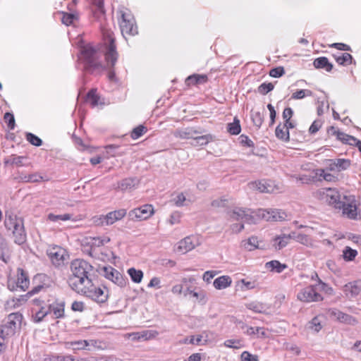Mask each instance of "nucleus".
Returning <instances> with one entry per match:
<instances>
[{
    "label": "nucleus",
    "instance_id": "obj_56",
    "mask_svg": "<svg viewBox=\"0 0 361 361\" xmlns=\"http://www.w3.org/2000/svg\"><path fill=\"white\" fill-rule=\"evenodd\" d=\"M26 139L32 145L37 147L41 146L42 144V140L31 133H27L26 134Z\"/></svg>",
    "mask_w": 361,
    "mask_h": 361
},
{
    "label": "nucleus",
    "instance_id": "obj_32",
    "mask_svg": "<svg viewBox=\"0 0 361 361\" xmlns=\"http://www.w3.org/2000/svg\"><path fill=\"white\" fill-rule=\"evenodd\" d=\"M265 267L270 271L276 273H281L287 268V265L286 264H282L278 260L268 262L266 263Z\"/></svg>",
    "mask_w": 361,
    "mask_h": 361
},
{
    "label": "nucleus",
    "instance_id": "obj_64",
    "mask_svg": "<svg viewBox=\"0 0 361 361\" xmlns=\"http://www.w3.org/2000/svg\"><path fill=\"white\" fill-rule=\"evenodd\" d=\"M322 127V122L319 120L314 121L309 128L310 134L316 133Z\"/></svg>",
    "mask_w": 361,
    "mask_h": 361
},
{
    "label": "nucleus",
    "instance_id": "obj_25",
    "mask_svg": "<svg viewBox=\"0 0 361 361\" xmlns=\"http://www.w3.org/2000/svg\"><path fill=\"white\" fill-rule=\"evenodd\" d=\"M199 132L193 129L192 128H185L177 129L173 131V135L176 138L180 139H192L195 135H198Z\"/></svg>",
    "mask_w": 361,
    "mask_h": 361
},
{
    "label": "nucleus",
    "instance_id": "obj_11",
    "mask_svg": "<svg viewBox=\"0 0 361 361\" xmlns=\"http://www.w3.org/2000/svg\"><path fill=\"white\" fill-rule=\"evenodd\" d=\"M154 214V209L152 204H144L131 209L128 213V216L130 221H141L149 219Z\"/></svg>",
    "mask_w": 361,
    "mask_h": 361
},
{
    "label": "nucleus",
    "instance_id": "obj_41",
    "mask_svg": "<svg viewBox=\"0 0 361 361\" xmlns=\"http://www.w3.org/2000/svg\"><path fill=\"white\" fill-rule=\"evenodd\" d=\"M128 274L134 283H139L142 281L143 278V272L141 270H138L135 268H130L128 270Z\"/></svg>",
    "mask_w": 361,
    "mask_h": 361
},
{
    "label": "nucleus",
    "instance_id": "obj_7",
    "mask_svg": "<svg viewBox=\"0 0 361 361\" xmlns=\"http://www.w3.org/2000/svg\"><path fill=\"white\" fill-rule=\"evenodd\" d=\"M23 315L19 312H14L10 314L4 320L1 326L2 336H8L9 338L13 336L16 331L20 329Z\"/></svg>",
    "mask_w": 361,
    "mask_h": 361
},
{
    "label": "nucleus",
    "instance_id": "obj_60",
    "mask_svg": "<svg viewBox=\"0 0 361 361\" xmlns=\"http://www.w3.org/2000/svg\"><path fill=\"white\" fill-rule=\"evenodd\" d=\"M186 201V198L183 193L178 194L175 197L173 198L172 202L177 207H183L185 205V202Z\"/></svg>",
    "mask_w": 361,
    "mask_h": 361
},
{
    "label": "nucleus",
    "instance_id": "obj_3",
    "mask_svg": "<svg viewBox=\"0 0 361 361\" xmlns=\"http://www.w3.org/2000/svg\"><path fill=\"white\" fill-rule=\"evenodd\" d=\"M80 59L84 63L85 70L94 72L101 71L106 68L101 61V52L90 44L82 47Z\"/></svg>",
    "mask_w": 361,
    "mask_h": 361
},
{
    "label": "nucleus",
    "instance_id": "obj_50",
    "mask_svg": "<svg viewBox=\"0 0 361 361\" xmlns=\"http://www.w3.org/2000/svg\"><path fill=\"white\" fill-rule=\"evenodd\" d=\"M224 345L228 348L238 349L243 347V340L228 339L225 341Z\"/></svg>",
    "mask_w": 361,
    "mask_h": 361
},
{
    "label": "nucleus",
    "instance_id": "obj_59",
    "mask_svg": "<svg viewBox=\"0 0 361 361\" xmlns=\"http://www.w3.org/2000/svg\"><path fill=\"white\" fill-rule=\"evenodd\" d=\"M274 86L271 82H264L259 86V92L262 94H266L274 89Z\"/></svg>",
    "mask_w": 361,
    "mask_h": 361
},
{
    "label": "nucleus",
    "instance_id": "obj_4",
    "mask_svg": "<svg viewBox=\"0 0 361 361\" xmlns=\"http://www.w3.org/2000/svg\"><path fill=\"white\" fill-rule=\"evenodd\" d=\"M4 225L8 230L12 231L16 243L22 245L25 242L26 233L22 219L18 217L12 212L6 211Z\"/></svg>",
    "mask_w": 361,
    "mask_h": 361
},
{
    "label": "nucleus",
    "instance_id": "obj_6",
    "mask_svg": "<svg viewBox=\"0 0 361 361\" xmlns=\"http://www.w3.org/2000/svg\"><path fill=\"white\" fill-rule=\"evenodd\" d=\"M118 20L122 35L135 36L138 30L134 16L131 12L125 8H120L118 11Z\"/></svg>",
    "mask_w": 361,
    "mask_h": 361
},
{
    "label": "nucleus",
    "instance_id": "obj_28",
    "mask_svg": "<svg viewBox=\"0 0 361 361\" xmlns=\"http://www.w3.org/2000/svg\"><path fill=\"white\" fill-rule=\"evenodd\" d=\"M109 241L110 238L106 235L87 238V243L94 249L103 246Z\"/></svg>",
    "mask_w": 361,
    "mask_h": 361
},
{
    "label": "nucleus",
    "instance_id": "obj_26",
    "mask_svg": "<svg viewBox=\"0 0 361 361\" xmlns=\"http://www.w3.org/2000/svg\"><path fill=\"white\" fill-rule=\"evenodd\" d=\"M291 239L307 247L313 246L312 239L307 235L293 231L290 233Z\"/></svg>",
    "mask_w": 361,
    "mask_h": 361
},
{
    "label": "nucleus",
    "instance_id": "obj_24",
    "mask_svg": "<svg viewBox=\"0 0 361 361\" xmlns=\"http://www.w3.org/2000/svg\"><path fill=\"white\" fill-rule=\"evenodd\" d=\"M330 161L329 166L330 171H341L346 170L350 166V161L346 159H336L330 160Z\"/></svg>",
    "mask_w": 361,
    "mask_h": 361
},
{
    "label": "nucleus",
    "instance_id": "obj_22",
    "mask_svg": "<svg viewBox=\"0 0 361 361\" xmlns=\"http://www.w3.org/2000/svg\"><path fill=\"white\" fill-rule=\"evenodd\" d=\"M157 335L156 331L145 330L140 332H133L131 334H128V338L133 341H147L154 338Z\"/></svg>",
    "mask_w": 361,
    "mask_h": 361
},
{
    "label": "nucleus",
    "instance_id": "obj_27",
    "mask_svg": "<svg viewBox=\"0 0 361 361\" xmlns=\"http://www.w3.org/2000/svg\"><path fill=\"white\" fill-rule=\"evenodd\" d=\"M246 307L255 313L267 314L270 307L268 305L257 301L246 304Z\"/></svg>",
    "mask_w": 361,
    "mask_h": 361
},
{
    "label": "nucleus",
    "instance_id": "obj_14",
    "mask_svg": "<svg viewBox=\"0 0 361 361\" xmlns=\"http://www.w3.org/2000/svg\"><path fill=\"white\" fill-rule=\"evenodd\" d=\"M317 194L322 199L324 200L329 204L334 206L336 209L341 207L342 197L336 189L331 188H322L317 192Z\"/></svg>",
    "mask_w": 361,
    "mask_h": 361
},
{
    "label": "nucleus",
    "instance_id": "obj_46",
    "mask_svg": "<svg viewBox=\"0 0 361 361\" xmlns=\"http://www.w3.org/2000/svg\"><path fill=\"white\" fill-rule=\"evenodd\" d=\"M49 314V310L47 307H42L39 310L36 311L35 314L32 315L33 319L35 322H40L44 317Z\"/></svg>",
    "mask_w": 361,
    "mask_h": 361
},
{
    "label": "nucleus",
    "instance_id": "obj_34",
    "mask_svg": "<svg viewBox=\"0 0 361 361\" xmlns=\"http://www.w3.org/2000/svg\"><path fill=\"white\" fill-rule=\"evenodd\" d=\"M331 130L333 131V133L336 135L338 140H341L344 143L354 145V142H356L355 137L348 135L344 133L336 131L334 127L331 128Z\"/></svg>",
    "mask_w": 361,
    "mask_h": 361
},
{
    "label": "nucleus",
    "instance_id": "obj_37",
    "mask_svg": "<svg viewBox=\"0 0 361 361\" xmlns=\"http://www.w3.org/2000/svg\"><path fill=\"white\" fill-rule=\"evenodd\" d=\"M207 77L205 75L194 74L187 78L186 82L188 85H191L199 83H204L207 81Z\"/></svg>",
    "mask_w": 361,
    "mask_h": 361
},
{
    "label": "nucleus",
    "instance_id": "obj_58",
    "mask_svg": "<svg viewBox=\"0 0 361 361\" xmlns=\"http://www.w3.org/2000/svg\"><path fill=\"white\" fill-rule=\"evenodd\" d=\"M241 361H259L257 355H252L248 351H243L240 355Z\"/></svg>",
    "mask_w": 361,
    "mask_h": 361
},
{
    "label": "nucleus",
    "instance_id": "obj_16",
    "mask_svg": "<svg viewBox=\"0 0 361 361\" xmlns=\"http://www.w3.org/2000/svg\"><path fill=\"white\" fill-rule=\"evenodd\" d=\"M103 273L106 279L112 281L118 286L121 288L126 286L127 283V279L114 267L110 266L104 267L103 268Z\"/></svg>",
    "mask_w": 361,
    "mask_h": 361
},
{
    "label": "nucleus",
    "instance_id": "obj_33",
    "mask_svg": "<svg viewBox=\"0 0 361 361\" xmlns=\"http://www.w3.org/2000/svg\"><path fill=\"white\" fill-rule=\"evenodd\" d=\"M331 130L333 131V133L336 135L338 140H341L344 143L354 145V142H356L355 137L348 135L344 133L336 131L334 127L331 128Z\"/></svg>",
    "mask_w": 361,
    "mask_h": 361
},
{
    "label": "nucleus",
    "instance_id": "obj_9",
    "mask_svg": "<svg viewBox=\"0 0 361 361\" xmlns=\"http://www.w3.org/2000/svg\"><path fill=\"white\" fill-rule=\"evenodd\" d=\"M342 205L337 209H342L343 215L351 219H355L357 216V202L354 195H343Z\"/></svg>",
    "mask_w": 361,
    "mask_h": 361
},
{
    "label": "nucleus",
    "instance_id": "obj_48",
    "mask_svg": "<svg viewBox=\"0 0 361 361\" xmlns=\"http://www.w3.org/2000/svg\"><path fill=\"white\" fill-rule=\"evenodd\" d=\"M72 216H73L70 214H59V215L49 214L47 216V219L51 221L57 222L59 221H64L71 220L72 219Z\"/></svg>",
    "mask_w": 361,
    "mask_h": 361
},
{
    "label": "nucleus",
    "instance_id": "obj_38",
    "mask_svg": "<svg viewBox=\"0 0 361 361\" xmlns=\"http://www.w3.org/2000/svg\"><path fill=\"white\" fill-rule=\"evenodd\" d=\"M44 361H75L72 355H61L57 354L47 355L44 359Z\"/></svg>",
    "mask_w": 361,
    "mask_h": 361
},
{
    "label": "nucleus",
    "instance_id": "obj_13",
    "mask_svg": "<svg viewBox=\"0 0 361 361\" xmlns=\"http://www.w3.org/2000/svg\"><path fill=\"white\" fill-rule=\"evenodd\" d=\"M30 284L27 274L21 268L17 269V278L16 280H8V287L11 290H25Z\"/></svg>",
    "mask_w": 361,
    "mask_h": 361
},
{
    "label": "nucleus",
    "instance_id": "obj_19",
    "mask_svg": "<svg viewBox=\"0 0 361 361\" xmlns=\"http://www.w3.org/2000/svg\"><path fill=\"white\" fill-rule=\"evenodd\" d=\"M327 314L331 319L336 320L340 322L348 324H355L356 323L355 319L352 316L343 313L336 308L329 309L327 310Z\"/></svg>",
    "mask_w": 361,
    "mask_h": 361
},
{
    "label": "nucleus",
    "instance_id": "obj_18",
    "mask_svg": "<svg viewBox=\"0 0 361 361\" xmlns=\"http://www.w3.org/2000/svg\"><path fill=\"white\" fill-rule=\"evenodd\" d=\"M248 188L252 190H258L261 192L271 193L275 191V185L270 180H262L250 182Z\"/></svg>",
    "mask_w": 361,
    "mask_h": 361
},
{
    "label": "nucleus",
    "instance_id": "obj_17",
    "mask_svg": "<svg viewBox=\"0 0 361 361\" xmlns=\"http://www.w3.org/2000/svg\"><path fill=\"white\" fill-rule=\"evenodd\" d=\"M47 255L51 262L55 266L62 265L64 263L66 257L67 255L66 250L59 246H54L50 247L47 250Z\"/></svg>",
    "mask_w": 361,
    "mask_h": 361
},
{
    "label": "nucleus",
    "instance_id": "obj_45",
    "mask_svg": "<svg viewBox=\"0 0 361 361\" xmlns=\"http://www.w3.org/2000/svg\"><path fill=\"white\" fill-rule=\"evenodd\" d=\"M336 62L340 65H347L352 63L353 57L348 53H343L341 55L335 56Z\"/></svg>",
    "mask_w": 361,
    "mask_h": 361
},
{
    "label": "nucleus",
    "instance_id": "obj_43",
    "mask_svg": "<svg viewBox=\"0 0 361 361\" xmlns=\"http://www.w3.org/2000/svg\"><path fill=\"white\" fill-rule=\"evenodd\" d=\"M246 334L249 336L257 334L259 337H266L267 334L264 328L263 327H247L246 331L245 332Z\"/></svg>",
    "mask_w": 361,
    "mask_h": 361
},
{
    "label": "nucleus",
    "instance_id": "obj_55",
    "mask_svg": "<svg viewBox=\"0 0 361 361\" xmlns=\"http://www.w3.org/2000/svg\"><path fill=\"white\" fill-rule=\"evenodd\" d=\"M312 92L310 90H299L294 92L291 98L293 99H301L306 96H312Z\"/></svg>",
    "mask_w": 361,
    "mask_h": 361
},
{
    "label": "nucleus",
    "instance_id": "obj_61",
    "mask_svg": "<svg viewBox=\"0 0 361 361\" xmlns=\"http://www.w3.org/2000/svg\"><path fill=\"white\" fill-rule=\"evenodd\" d=\"M180 218H181L180 213L178 212H175L171 214V216L168 220V222L170 225L177 224L180 223Z\"/></svg>",
    "mask_w": 361,
    "mask_h": 361
},
{
    "label": "nucleus",
    "instance_id": "obj_53",
    "mask_svg": "<svg viewBox=\"0 0 361 361\" xmlns=\"http://www.w3.org/2000/svg\"><path fill=\"white\" fill-rule=\"evenodd\" d=\"M62 18L61 21L63 24L66 25H71L75 20L77 19L76 15L73 13H68L62 12Z\"/></svg>",
    "mask_w": 361,
    "mask_h": 361
},
{
    "label": "nucleus",
    "instance_id": "obj_62",
    "mask_svg": "<svg viewBox=\"0 0 361 361\" xmlns=\"http://www.w3.org/2000/svg\"><path fill=\"white\" fill-rule=\"evenodd\" d=\"M285 73L284 68L282 66H279L272 68L269 72V75L273 78H279Z\"/></svg>",
    "mask_w": 361,
    "mask_h": 361
},
{
    "label": "nucleus",
    "instance_id": "obj_51",
    "mask_svg": "<svg viewBox=\"0 0 361 361\" xmlns=\"http://www.w3.org/2000/svg\"><path fill=\"white\" fill-rule=\"evenodd\" d=\"M251 118L255 126L259 128L264 121V118L259 111H252Z\"/></svg>",
    "mask_w": 361,
    "mask_h": 361
},
{
    "label": "nucleus",
    "instance_id": "obj_57",
    "mask_svg": "<svg viewBox=\"0 0 361 361\" xmlns=\"http://www.w3.org/2000/svg\"><path fill=\"white\" fill-rule=\"evenodd\" d=\"M317 175L329 182L334 181L336 178L334 175L326 172L324 169H318Z\"/></svg>",
    "mask_w": 361,
    "mask_h": 361
},
{
    "label": "nucleus",
    "instance_id": "obj_42",
    "mask_svg": "<svg viewBox=\"0 0 361 361\" xmlns=\"http://www.w3.org/2000/svg\"><path fill=\"white\" fill-rule=\"evenodd\" d=\"M135 184V180L133 179V178H125L123 180H122L121 181L118 182V185H117V188L122 190V191H125L128 189H130L132 188L133 187H134Z\"/></svg>",
    "mask_w": 361,
    "mask_h": 361
},
{
    "label": "nucleus",
    "instance_id": "obj_8",
    "mask_svg": "<svg viewBox=\"0 0 361 361\" xmlns=\"http://www.w3.org/2000/svg\"><path fill=\"white\" fill-rule=\"evenodd\" d=\"M127 214L125 209H120L107 213L106 215H100L94 216L93 222L98 226H109L112 225L117 221L122 219Z\"/></svg>",
    "mask_w": 361,
    "mask_h": 361
},
{
    "label": "nucleus",
    "instance_id": "obj_54",
    "mask_svg": "<svg viewBox=\"0 0 361 361\" xmlns=\"http://www.w3.org/2000/svg\"><path fill=\"white\" fill-rule=\"evenodd\" d=\"M147 131L146 127L142 125H140L136 128H135L131 132V137L133 140L138 139L141 137L145 132Z\"/></svg>",
    "mask_w": 361,
    "mask_h": 361
},
{
    "label": "nucleus",
    "instance_id": "obj_30",
    "mask_svg": "<svg viewBox=\"0 0 361 361\" xmlns=\"http://www.w3.org/2000/svg\"><path fill=\"white\" fill-rule=\"evenodd\" d=\"M214 137L211 134L204 135H195L192 145L193 146H203L214 140Z\"/></svg>",
    "mask_w": 361,
    "mask_h": 361
},
{
    "label": "nucleus",
    "instance_id": "obj_52",
    "mask_svg": "<svg viewBox=\"0 0 361 361\" xmlns=\"http://www.w3.org/2000/svg\"><path fill=\"white\" fill-rule=\"evenodd\" d=\"M318 291H324L326 294L333 295L334 289L327 285L326 283L323 282L320 279H318V283L317 284Z\"/></svg>",
    "mask_w": 361,
    "mask_h": 361
},
{
    "label": "nucleus",
    "instance_id": "obj_29",
    "mask_svg": "<svg viewBox=\"0 0 361 361\" xmlns=\"http://www.w3.org/2000/svg\"><path fill=\"white\" fill-rule=\"evenodd\" d=\"M232 280L228 276H221L216 278L214 282V287L217 290H222L229 287L231 285Z\"/></svg>",
    "mask_w": 361,
    "mask_h": 361
},
{
    "label": "nucleus",
    "instance_id": "obj_44",
    "mask_svg": "<svg viewBox=\"0 0 361 361\" xmlns=\"http://www.w3.org/2000/svg\"><path fill=\"white\" fill-rule=\"evenodd\" d=\"M308 329L314 332H319L322 329L321 320L319 317H314L309 323L307 326Z\"/></svg>",
    "mask_w": 361,
    "mask_h": 361
},
{
    "label": "nucleus",
    "instance_id": "obj_39",
    "mask_svg": "<svg viewBox=\"0 0 361 361\" xmlns=\"http://www.w3.org/2000/svg\"><path fill=\"white\" fill-rule=\"evenodd\" d=\"M228 132L231 135H238L241 131L240 121L237 117H235L233 123H230L227 126Z\"/></svg>",
    "mask_w": 361,
    "mask_h": 361
},
{
    "label": "nucleus",
    "instance_id": "obj_31",
    "mask_svg": "<svg viewBox=\"0 0 361 361\" xmlns=\"http://www.w3.org/2000/svg\"><path fill=\"white\" fill-rule=\"evenodd\" d=\"M313 64L316 68H324L328 72L331 71L333 68V65L329 63L328 59L324 56L316 59Z\"/></svg>",
    "mask_w": 361,
    "mask_h": 361
},
{
    "label": "nucleus",
    "instance_id": "obj_63",
    "mask_svg": "<svg viewBox=\"0 0 361 361\" xmlns=\"http://www.w3.org/2000/svg\"><path fill=\"white\" fill-rule=\"evenodd\" d=\"M4 120H5L6 122L8 123V126L11 129H13L14 128L15 119H14V116H13V114H10V113H6L5 115H4Z\"/></svg>",
    "mask_w": 361,
    "mask_h": 361
},
{
    "label": "nucleus",
    "instance_id": "obj_5",
    "mask_svg": "<svg viewBox=\"0 0 361 361\" xmlns=\"http://www.w3.org/2000/svg\"><path fill=\"white\" fill-rule=\"evenodd\" d=\"M101 30L104 44L106 45L104 56L106 67L112 68L116 64L118 56V52L116 51L114 32L111 29L105 27H102Z\"/></svg>",
    "mask_w": 361,
    "mask_h": 361
},
{
    "label": "nucleus",
    "instance_id": "obj_36",
    "mask_svg": "<svg viewBox=\"0 0 361 361\" xmlns=\"http://www.w3.org/2000/svg\"><path fill=\"white\" fill-rule=\"evenodd\" d=\"M275 135L277 138L283 141H289V130L287 129V128H286V126L279 124L276 128Z\"/></svg>",
    "mask_w": 361,
    "mask_h": 361
},
{
    "label": "nucleus",
    "instance_id": "obj_10",
    "mask_svg": "<svg viewBox=\"0 0 361 361\" xmlns=\"http://www.w3.org/2000/svg\"><path fill=\"white\" fill-rule=\"evenodd\" d=\"M297 298L303 302H320L323 297L318 292L317 286L310 285L302 288L297 294Z\"/></svg>",
    "mask_w": 361,
    "mask_h": 361
},
{
    "label": "nucleus",
    "instance_id": "obj_49",
    "mask_svg": "<svg viewBox=\"0 0 361 361\" xmlns=\"http://www.w3.org/2000/svg\"><path fill=\"white\" fill-rule=\"evenodd\" d=\"M92 3L95 6L94 15L99 16L105 13L104 0H92Z\"/></svg>",
    "mask_w": 361,
    "mask_h": 361
},
{
    "label": "nucleus",
    "instance_id": "obj_12",
    "mask_svg": "<svg viewBox=\"0 0 361 361\" xmlns=\"http://www.w3.org/2000/svg\"><path fill=\"white\" fill-rule=\"evenodd\" d=\"M255 216L267 221H281L287 218L286 213L278 209H259L256 212Z\"/></svg>",
    "mask_w": 361,
    "mask_h": 361
},
{
    "label": "nucleus",
    "instance_id": "obj_23",
    "mask_svg": "<svg viewBox=\"0 0 361 361\" xmlns=\"http://www.w3.org/2000/svg\"><path fill=\"white\" fill-rule=\"evenodd\" d=\"M291 240L290 233L281 235L275 236L272 240V245L276 250H280L285 247Z\"/></svg>",
    "mask_w": 361,
    "mask_h": 361
},
{
    "label": "nucleus",
    "instance_id": "obj_35",
    "mask_svg": "<svg viewBox=\"0 0 361 361\" xmlns=\"http://www.w3.org/2000/svg\"><path fill=\"white\" fill-rule=\"evenodd\" d=\"M87 102L90 103L92 107L97 106L103 103L100 101V97L97 93V90L92 89L87 94Z\"/></svg>",
    "mask_w": 361,
    "mask_h": 361
},
{
    "label": "nucleus",
    "instance_id": "obj_21",
    "mask_svg": "<svg viewBox=\"0 0 361 361\" xmlns=\"http://www.w3.org/2000/svg\"><path fill=\"white\" fill-rule=\"evenodd\" d=\"M342 290L347 298H353L361 292V281H355L350 282L345 284Z\"/></svg>",
    "mask_w": 361,
    "mask_h": 361
},
{
    "label": "nucleus",
    "instance_id": "obj_47",
    "mask_svg": "<svg viewBox=\"0 0 361 361\" xmlns=\"http://www.w3.org/2000/svg\"><path fill=\"white\" fill-rule=\"evenodd\" d=\"M357 255V252L350 247H345L343 251V257L345 261H353Z\"/></svg>",
    "mask_w": 361,
    "mask_h": 361
},
{
    "label": "nucleus",
    "instance_id": "obj_15",
    "mask_svg": "<svg viewBox=\"0 0 361 361\" xmlns=\"http://www.w3.org/2000/svg\"><path fill=\"white\" fill-rule=\"evenodd\" d=\"M200 243H201L197 236H187L177 243L175 247V251L180 254H185L200 245Z\"/></svg>",
    "mask_w": 361,
    "mask_h": 361
},
{
    "label": "nucleus",
    "instance_id": "obj_40",
    "mask_svg": "<svg viewBox=\"0 0 361 361\" xmlns=\"http://www.w3.org/2000/svg\"><path fill=\"white\" fill-rule=\"evenodd\" d=\"M243 243V247L249 251L254 250L259 247V240L256 236H251L246 241Z\"/></svg>",
    "mask_w": 361,
    "mask_h": 361
},
{
    "label": "nucleus",
    "instance_id": "obj_2",
    "mask_svg": "<svg viewBox=\"0 0 361 361\" xmlns=\"http://www.w3.org/2000/svg\"><path fill=\"white\" fill-rule=\"evenodd\" d=\"M226 221L232 233H239L244 229V224H255L256 217L252 214L250 209L235 207L226 212Z\"/></svg>",
    "mask_w": 361,
    "mask_h": 361
},
{
    "label": "nucleus",
    "instance_id": "obj_20",
    "mask_svg": "<svg viewBox=\"0 0 361 361\" xmlns=\"http://www.w3.org/2000/svg\"><path fill=\"white\" fill-rule=\"evenodd\" d=\"M64 308L65 302L60 300H55L47 306L49 314H51L54 319H61L64 317Z\"/></svg>",
    "mask_w": 361,
    "mask_h": 361
},
{
    "label": "nucleus",
    "instance_id": "obj_1",
    "mask_svg": "<svg viewBox=\"0 0 361 361\" xmlns=\"http://www.w3.org/2000/svg\"><path fill=\"white\" fill-rule=\"evenodd\" d=\"M71 271L68 283L74 291L99 303L107 300L108 293L105 288L97 286L93 282V267L88 262L81 259L73 260Z\"/></svg>",
    "mask_w": 361,
    "mask_h": 361
}]
</instances>
